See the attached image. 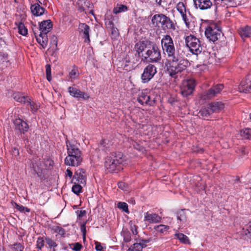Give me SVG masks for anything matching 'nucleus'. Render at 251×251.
<instances>
[{
  "instance_id": "1",
  "label": "nucleus",
  "mask_w": 251,
  "mask_h": 251,
  "mask_svg": "<svg viewBox=\"0 0 251 251\" xmlns=\"http://www.w3.org/2000/svg\"><path fill=\"white\" fill-rule=\"evenodd\" d=\"M189 64L188 60L179 54L178 52L167 57L165 63L167 70L172 76L185 70Z\"/></svg>"
},
{
  "instance_id": "2",
  "label": "nucleus",
  "mask_w": 251,
  "mask_h": 251,
  "mask_svg": "<svg viewBox=\"0 0 251 251\" xmlns=\"http://www.w3.org/2000/svg\"><path fill=\"white\" fill-rule=\"evenodd\" d=\"M66 145L68 155L65 159V164L70 166H78L82 161V157L77 144L67 141Z\"/></svg>"
},
{
  "instance_id": "3",
  "label": "nucleus",
  "mask_w": 251,
  "mask_h": 251,
  "mask_svg": "<svg viewBox=\"0 0 251 251\" xmlns=\"http://www.w3.org/2000/svg\"><path fill=\"white\" fill-rule=\"evenodd\" d=\"M124 160L121 154H112L106 158L105 167L110 172L117 173L123 169Z\"/></svg>"
},
{
  "instance_id": "4",
  "label": "nucleus",
  "mask_w": 251,
  "mask_h": 251,
  "mask_svg": "<svg viewBox=\"0 0 251 251\" xmlns=\"http://www.w3.org/2000/svg\"><path fill=\"white\" fill-rule=\"evenodd\" d=\"M186 46L190 51L195 54L200 53L202 50V47L200 40L195 36L190 35L185 38Z\"/></svg>"
},
{
  "instance_id": "5",
  "label": "nucleus",
  "mask_w": 251,
  "mask_h": 251,
  "mask_svg": "<svg viewBox=\"0 0 251 251\" xmlns=\"http://www.w3.org/2000/svg\"><path fill=\"white\" fill-rule=\"evenodd\" d=\"M163 50L166 52L167 57L177 53L176 51L174 42L170 36L166 35L161 40Z\"/></svg>"
},
{
  "instance_id": "6",
  "label": "nucleus",
  "mask_w": 251,
  "mask_h": 251,
  "mask_svg": "<svg viewBox=\"0 0 251 251\" xmlns=\"http://www.w3.org/2000/svg\"><path fill=\"white\" fill-rule=\"evenodd\" d=\"M114 21V17L112 14L107 13L105 15V24L106 27L110 30L111 38L116 39L119 36V32L118 29L113 24Z\"/></svg>"
},
{
  "instance_id": "7",
  "label": "nucleus",
  "mask_w": 251,
  "mask_h": 251,
  "mask_svg": "<svg viewBox=\"0 0 251 251\" xmlns=\"http://www.w3.org/2000/svg\"><path fill=\"white\" fill-rule=\"evenodd\" d=\"M153 92L145 89L142 90L139 94L138 101L141 104H144L152 105L155 102V99L152 97Z\"/></svg>"
},
{
  "instance_id": "8",
  "label": "nucleus",
  "mask_w": 251,
  "mask_h": 251,
  "mask_svg": "<svg viewBox=\"0 0 251 251\" xmlns=\"http://www.w3.org/2000/svg\"><path fill=\"white\" fill-rule=\"evenodd\" d=\"M221 31L220 27L215 25L211 24L205 29V35L210 41L215 42L220 37Z\"/></svg>"
},
{
  "instance_id": "9",
  "label": "nucleus",
  "mask_w": 251,
  "mask_h": 251,
  "mask_svg": "<svg viewBox=\"0 0 251 251\" xmlns=\"http://www.w3.org/2000/svg\"><path fill=\"white\" fill-rule=\"evenodd\" d=\"M195 81L194 79H185L182 82L180 90L183 97H187L191 95L195 87Z\"/></svg>"
},
{
  "instance_id": "10",
  "label": "nucleus",
  "mask_w": 251,
  "mask_h": 251,
  "mask_svg": "<svg viewBox=\"0 0 251 251\" xmlns=\"http://www.w3.org/2000/svg\"><path fill=\"white\" fill-rule=\"evenodd\" d=\"M145 57L152 62H156L160 60L161 54L158 48L155 45H153L147 50Z\"/></svg>"
},
{
  "instance_id": "11",
  "label": "nucleus",
  "mask_w": 251,
  "mask_h": 251,
  "mask_svg": "<svg viewBox=\"0 0 251 251\" xmlns=\"http://www.w3.org/2000/svg\"><path fill=\"white\" fill-rule=\"evenodd\" d=\"M157 72L155 66L149 64L144 70L141 75V79L143 83H147L150 81Z\"/></svg>"
},
{
  "instance_id": "12",
  "label": "nucleus",
  "mask_w": 251,
  "mask_h": 251,
  "mask_svg": "<svg viewBox=\"0 0 251 251\" xmlns=\"http://www.w3.org/2000/svg\"><path fill=\"white\" fill-rule=\"evenodd\" d=\"M224 88L223 84L216 85L208 91L204 92L201 96V98L203 100H209L217 94L220 93Z\"/></svg>"
},
{
  "instance_id": "13",
  "label": "nucleus",
  "mask_w": 251,
  "mask_h": 251,
  "mask_svg": "<svg viewBox=\"0 0 251 251\" xmlns=\"http://www.w3.org/2000/svg\"><path fill=\"white\" fill-rule=\"evenodd\" d=\"M72 183H79L83 186L86 184V174L85 171L82 169L78 170L73 176Z\"/></svg>"
},
{
  "instance_id": "14",
  "label": "nucleus",
  "mask_w": 251,
  "mask_h": 251,
  "mask_svg": "<svg viewBox=\"0 0 251 251\" xmlns=\"http://www.w3.org/2000/svg\"><path fill=\"white\" fill-rule=\"evenodd\" d=\"M68 89L70 95L76 99H82L86 100L89 99L90 98V96L87 93L81 91L76 88L69 87Z\"/></svg>"
},
{
  "instance_id": "15",
  "label": "nucleus",
  "mask_w": 251,
  "mask_h": 251,
  "mask_svg": "<svg viewBox=\"0 0 251 251\" xmlns=\"http://www.w3.org/2000/svg\"><path fill=\"white\" fill-rule=\"evenodd\" d=\"M239 90L242 93H251V74L248 75L246 79L241 82Z\"/></svg>"
},
{
  "instance_id": "16",
  "label": "nucleus",
  "mask_w": 251,
  "mask_h": 251,
  "mask_svg": "<svg viewBox=\"0 0 251 251\" xmlns=\"http://www.w3.org/2000/svg\"><path fill=\"white\" fill-rule=\"evenodd\" d=\"M177 11L180 13L183 21L185 23L187 26H188V19L187 17V13H189L186 9L185 4L183 2H179L176 6Z\"/></svg>"
},
{
  "instance_id": "17",
  "label": "nucleus",
  "mask_w": 251,
  "mask_h": 251,
  "mask_svg": "<svg viewBox=\"0 0 251 251\" xmlns=\"http://www.w3.org/2000/svg\"><path fill=\"white\" fill-rule=\"evenodd\" d=\"M80 34L84 39L86 43H89L90 41L89 38V26L85 24H80L78 27Z\"/></svg>"
},
{
  "instance_id": "18",
  "label": "nucleus",
  "mask_w": 251,
  "mask_h": 251,
  "mask_svg": "<svg viewBox=\"0 0 251 251\" xmlns=\"http://www.w3.org/2000/svg\"><path fill=\"white\" fill-rule=\"evenodd\" d=\"M161 218L155 213L149 212L144 213V221L149 224L156 223L160 222Z\"/></svg>"
},
{
  "instance_id": "19",
  "label": "nucleus",
  "mask_w": 251,
  "mask_h": 251,
  "mask_svg": "<svg viewBox=\"0 0 251 251\" xmlns=\"http://www.w3.org/2000/svg\"><path fill=\"white\" fill-rule=\"evenodd\" d=\"M167 17L162 14H155L152 17L151 22L153 25L156 26H163Z\"/></svg>"
},
{
  "instance_id": "20",
  "label": "nucleus",
  "mask_w": 251,
  "mask_h": 251,
  "mask_svg": "<svg viewBox=\"0 0 251 251\" xmlns=\"http://www.w3.org/2000/svg\"><path fill=\"white\" fill-rule=\"evenodd\" d=\"M52 27V24L50 20L42 21L39 25L40 33L46 34L50 30Z\"/></svg>"
},
{
  "instance_id": "21",
  "label": "nucleus",
  "mask_w": 251,
  "mask_h": 251,
  "mask_svg": "<svg viewBox=\"0 0 251 251\" xmlns=\"http://www.w3.org/2000/svg\"><path fill=\"white\" fill-rule=\"evenodd\" d=\"M197 8L201 10H205L209 8L212 5L211 0H193Z\"/></svg>"
},
{
  "instance_id": "22",
  "label": "nucleus",
  "mask_w": 251,
  "mask_h": 251,
  "mask_svg": "<svg viewBox=\"0 0 251 251\" xmlns=\"http://www.w3.org/2000/svg\"><path fill=\"white\" fill-rule=\"evenodd\" d=\"M14 123L16 128L22 132L24 133L27 131L28 129V126L26 123L20 118L16 119Z\"/></svg>"
},
{
  "instance_id": "23",
  "label": "nucleus",
  "mask_w": 251,
  "mask_h": 251,
  "mask_svg": "<svg viewBox=\"0 0 251 251\" xmlns=\"http://www.w3.org/2000/svg\"><path fill=\"white\" fill-rule=\"evenodd\" d=\"M224 103L221 101L211 102L208 104V108L210 109L212 113L219 112L224 109Z\"/></svg>"
},
{
  "instance_id": "24",
  "label": "nucleus",
  "mask_w": 251,
  "mask_h": 251,
  "mask_svg": "<svg viewBox=\"0 0 251 251\" xmlns=\"http://www.w3.org/2000/svg\"><path fill=\"white\" fill-rule=\"evenodd\" d=\"M150 240H143L141 242L136 243L131 246L126 251H142L143 248L146 247V243H149Z\"/></svg>"
},
{
  "instance_id": "25",
  "label": "nucleus",
  "mask_w": 251,
  "mask_h": 251,
  "mask_svg": "<svg viewBox=\"0 0 251 251\" xmlns=\"http://www.w3.org/2000/svg\"><path fill=\"white\" fill-rule=\"evenodd\" d=\"M30 9L33 15L35 16H41L45 12V9L38 3L31 5Z\"/></svg>"
},
{
  "instance_id": "26",
  "label": "nucleus",
  "mask_w": 251,
  "mask_h": 251,
  "mask_svg": "<svg viewBox=\"0 0 251 251\" xmlns=\"http://www.w3.org/2000/svg\"><path fill=\"white\" fill-rule=\"evenodd\" d=\"M233 0H214V6L216 11H219L221 8L226 7L229 5Z\"/></svg>"
},
{
  "instance_id": "27",
  "label": "nucleus",
  "mask_w": 251,
  "mask_h": 251,
  "mask_svg": "<svg viewBox=\"0 0 251 251\" xmlns=\"http://www.w3.org/2000/svg\"><path fill=\"white\" fill-rule=\"evenodd\" d=\"M13 97L15 100L21 103H26V102H28V100H30L28 97H25L19 92L14 93Z\"/></svg>"
},
{
  "instance_id": "28",
  "label": "nucleus",
  "mask_w": 251,
  "mask_h": 251,
  "mask_svg": "<svg viewBox=\"0 0 251 251\" xmlns=\"http://www.w3.org/2000/svg\"><path fill=\"white\" fill-rule=\"evenodd\" d=\"M239 32L242 38L250 37L251 36V27L249 26L241 27Z\"/></svg>"
},
{
  "instance_id": "29",
  "label": "nucleus",
  "mask_w": 251,
  "mask_h": 251,
  "mask_svg": "<svg viewBox=\"0 0 251 251\" xmlns=\"http://www.w3.org/2000/svg\"><path fill=\"white\" fill-rule=\"evenodd\" d=\"M36 40L43 48H45L47 47L48 41L47 35L40 33L39 35L36 37Z\"/></svg>"
},
{
  "instance_id": "30",
  "label": "nucleus",
  "mask_w": 251,
  "mask_h": 251,
  "mask_svg": "<svg viewBox=\"0 0 251 251\" xmlns=\"http://www.w3.org/2000/svg\"><path fill=\"white\" fill-rule=\"evenodd\" d=\"M175 236L181 243L185 244H190L189 238L185 234L176 231Z\"/></svg>"
},
{
  "instance_id": "31",
  "label": "nucleus",
  "mask_w": 251,
  "mask_h": 251,
  "mask_svg": "<svg viewBox=\"0 0 251 251\" xmlns=\"http://www.w3.org/2000/svg\"><path fill=\"white\" fill-rule=\"evenodd\" d=\"M211 113H212L211 112L210 109L208 108L207 107L202 108L199 113V116L205 119H207Z\"/></svg>"
},
{
  "instance_id": "32",
  "label": "nucleus",
  "mask_w": 251,
  "mask_h": 251,
  "mask_svg": "<svg viewBox=\"0 0 251 251\" xmlns=\"http://www.w3.org/2000/svg\"><path fill=\"white\" fill-rule=\"evenodd\" d=\"M127 10V7L126 6L117 4L113 8V12L114 14H117L118 13L126 12Z\"/></svg>"
},
{
  "instance_id": "33",
  "label": "nucleus",
  "mask_w": 251,
  "mask_h": 251,
  "mask_svg": "<svg viewBox=\"0 0 251 251\" xmlns=\"http://www.w3.org/2000/svg\"><path fill=\"white\" fill-rule=\"evenodd\" d=\"M147 48L146 44L145 42H139L136 44L135 50L138 52L139 55L142 53Z\"/></svg>"
},
{
  "instance_id": "34",
  "label": "nucleus",
  "mask_w": 251,
  "mask_h": 251,
  "mask_svg": "<svg viewBox=\"0 0 251 251\" xmlns=\"http://www.w3.org/2000/svg\"><path fill=\"white\" fill-rule=\"evenodd\" d=\"M163 26H164L166 28L168 29L173 30H175L176 29L175 24L172 22L168 17H167V19L166 20L165 23H164Z\"/></svg>"
},
{
  "instance_id": "35",
  "label": "nucleus",
  "mask_w": 251,
  "mask_h": 251,
  "mask_svg": "<svg viewBox=\"0 0 251 251\" xmlns=\"http://www.w3.org/2000/svg\"><path fill=\"white\" fill-rule=\"evenodd\" d=\"M154 229L159 233L164 234L169 229V226L165 225H159L154 226Z\"/></svg>"
},
{
  "instance_id": "36",
  "label": "nucleus",
  "mask_w": 251,
  "mask_h": 251,
  "mask_svg": "<svg viewBox=\"0 0 251 251\" xmlns=\"http://www.w3.org/2000/svg\"><path fill=\"white\" fill-rule=\"evenodd\" d=\"M241 136L245 139H251V129L245 128L240 131Z\"/></svg>"
},
{
  "instance_id": "37",
  "label": "nucleus",
  "mask_w": 251,
  "mask_h": 251,
  "mask_svg": "<svg viewBox=\"0 0 251 251\" xmlns=\"http://www.w3.org/2000/svg\"><path fill=\"white\" fill-rule=\"evenodd\" d=\"M9 247L12 251H23L24 248V246L21 243H15Z\"/></svg>"
},
{
  "instance_id": "38",
  "label": "nucleus",
  "mask_w": 251,
  "mask_h": 251,
  "mask_svg": "<svg viewBox=\"0 0 251 251\" xmlns=\"http://www.w3.org/2000/svg\"><path fill=\"white\" fill-rule=\"evenodd\" d=\"M18 32L20 34L25 36L27 34V30L24 24L22 23H19L18 25Z\"/></svg>"
},
{
  "instance_id": "39",
  "label": "nucleus",
  "mask_w": 251,
  "mask_h": 251,
  "mask_svg": "<svg viewBox=\"0 0 251 251\" xmlns=\"http://www.w3.org/2000/svg\"><path fill=\"white\" fill-rule=\"evenodd\" d=\"M74 185L72 187V190L73 193L76 195H78L80 192H81V190L82 188V185L80 184L79 183H73Z\"/></svg>"
},
{
  "instance_id": "40",
  "label": "nucleus",
  "mask_w": 251,
  "mask_h": 251,
  "mask_svg": "<svg viewBox=\"0 0 251 251\" xmlns=\"http://www.w3.org/2000/svg\"><path fill=\"white\" fill-rule=\"evenodd\" d=\"M177 219L182 223H185L186 221V215L184 210H181L177 213Z\"/></svg>"
},
{
  "instance_id": "41",
  "label": "nucleus",
  "mask_w": 251,
  "mask_h": 251,
  "mask_svg": "<svg viewBox=\"0 0 251 251\" xmlns=\"http://www.w3.org/2000/svg\"><path fill=\"white\" fill-rule=\"evenodd\" d=\"M26 103H27L30 106L31 111L33 113L37 111L40 106L39 103L35 102L33 101H30V100H28V102H26Z\"/></svg>"
},
{
  "instance_id": "42",
  "label": "nucleus",
  "mask_w": 251,
  "mask_h": 251,
  "mask_svg": "<svg viewBox=\"0 0 251 251\" xmlns=\"http://www.w3.org/2000/svg\"><path fill=\"white\" fill-rule=\"evenodd\" d=\"M117 207L126 213H129L128 205L127 203L125 202H119L117 204Z\"/></svg>"
},
{
  "instance_id": "43",
  "label": "nucleus",
  "mask_w": 251,
  "mask_h": 251,
  "mask_svg": "<svg viewBox=\"0 0 251 251\" xmlns=\"http://www.w3.org/2000/svg\"><path fill=\"white\" fill-rule=\"evenodd\" d=\"M79 73L77 69H72L69 74V77L71 79H75L78 77Z\"/></svg>"
},
{
  "instance_id": "44",
  "label": "nucleus",
  "mask_w": 251,
  "mask_h": 251,
  "mask_svg": "<svg viewBox=\"0 0 251 251\" xmlns=\"http://www.w3.org/2000/svg\"><path fill=\"white\" fill-rule=\"evenodd\" d=\"M46 75L47 79L49 81H50L51 80V68L50 65H47L46 66Z\"/></svg>"
},
{
  "instance_id": "45",
  "label": "nucleus",
  "mask_w": 251,
  "mask_h": 251,
  "mask_svg": "<svg viewBox=\"0 0 251 251\" xmlns=\"http://www.w3.org/2000/svg\"><path fill=\"white\" fill-rule=\"evenodd\" d=\"M15 207L17 209H18L20 212H29L30 211L29 209L27 207H24L23 205H20L17 204H16Z\"/></svg>"
},
{
  "instance_id": "46",
  "label": "nucleus",
  "mask_w": 251,
  "mask_h": 251,
  "mask_svg": "<svg viewBox=\"0 0 251 251\" xmlns=\"http://www.w3.org/2000/svg\"><path fill=\"white\" fill-rule=\"evenodd\" d=\"M243 234L246 235L248 237H251V224H249L247 228L245 229H243Z\"/></svg>"
},
{
  "instance_id": "47",
  "label": "nucleus",
  "mask_w": 251,
  "mask_h": 251,
  "mask_svg": "<svg viewBox=\"0 0 251 251\" xmlns=\"http://www.w3.org/2000/svg\"><path fill=\"white\" fill-rule=\"evenodd\" d=\"M46 242H47V244L50 248H55L57 246V244L54 241H53L52 239H50V238L46 239Z\"/></svg>"
},
{
  "instance_id": "48",
  "label": "nucleus",
  "mask_w": 251,
  "mask_h": 251,
  "mask_svg": "<svg viewBox=\"0 0 251 251\" xmlns=\"http://www.w3.org/2000/svg\"><path fill=\"white\" fill-rule=\"evenodd\" d=\"M44 245V241L42 238H38L36 242V246L37 248L41 250Z\"/></svg>"
},
{
  "instance_id": "49",
  "label": "nucleus",
  "mask_w": 251,
  "mask_h": 251,
  "mask_svg": "<svg viewBox=\"0 0 251 251\" xmlns=\"http://www.w3.org/2000/svg\"><path fill=\"white\" fill-rule=\"evenodd\" d=\"M81 248L82 245L79 243H76L74 245L72 249L75 251H79Z\"/></svg>"
},
{
  "instance_id": "50",
  "label": "nucleus",
  "mask_w": 251,
  "mask_h": 251,
  "mask_svg": "<svg viewBox=\"0 0 251 251\" xmlns=\"http://www.w3.org/2000/svg\"><path fill=\"white\" fill-rule=\"evenodd\" d=\"M118 186L119 188H120L124 191L126 190V188H127V185L125 183L123 182H120L118 183Z\"/></svg>"
},
{
  "instance_id": "51",
  "label": "nucleus",
  "mask_w": 251,
  "mask_h": 251,
  "mask_svg": "<svg viewBox=\"0 0 251 251\" xmlns=\"http://www.w3.org/2000/svg\"><path fill=\"white\" fill-rule=\"evenodd\" d=\"M95 245V249L97 251H103V248L100 242H96Z\"/></svg>"
},
{
  "instance_id": "52",
  "label": "nucleus",
  "mask_w": 251,
  "mask_h": 251,
  "mask_svg": "<svg viewBox=\"0 0 251 251\" xmlns=\"http://www.w3.org/2000/svg\"><path fill=\"white\" fill-rule=\"evenodd\" d=\"M80 229H81V232L83 233V239L84 240L85 239V234L86 232V226H85V224H83L81 225Z\"/></svg>"
},
{
  "instance_id": "53",
  "label": "nucleus",
  "mask_w": 251,
  "mask_h": 251,
  "mask_svg": "<svg viewBox=\"0 0 251 251\" xmlns=\"http://www.w3.org/2000/svg\"><path fill=\"white\" fill-rule=\"evenodd\" d=\"M130 229L134 235L137 234V226L135 225L131 224Z\"/></svg>"
},
{
  "instance_id": "54",
  "label": "nucleus",
  "mask_w": 251,
  "mask_h": 251,
  "mask_svg": "<svg viewBox=\"0 0 251 251\" xmlns=\"http://www.w3.org/2000/svg\"><path fill=\"white\" fill-rule=\"evenodd\" d=\"M55 231L60 235H63L65 233L64 230L61 227L57 226L55 228Z\"/></svg>"
},
{
  "instance_id": "55",
  "label": "nucleus",
  "mask_w": 251,
  "mask_h": 251,
  "mask_svg": "<svg viewBox=\"0 0 251 251\" xmlns=\"http://www.w3.org/2000/svg\"><path fill=\"white\" fill-rule=\"evenodd\" d=\"M86 214L85 210H81L77 212V215L79 217H82Z\"/></svg>"
},
{
  "instance_id": "56",
  "label": "nucleus",
  "mask_w": 251,
  "mask_h": 251,
  "mask_svg": "<svg viewBox=\"0 0 251 251\" xmlns=\"http://www.w3.org/2000/svg\"><path fill=\"white\" fill-rule=\"evenodd\" d=\"M66 176H69L70 178H71L73 176L72 172L69 169H67L66 172Z\"/></svg>"
},
{
  "instance_id": "57",
  "label": "nucleus",
  "mask_w": 251,
  "mask_h": 251,
  "mask_svg": "<svg viewBox=\"0 0 251 251\" xmlns=\"http://www.w3.org/2000/svg\"><path fill=\"white\" fill-rule=\"evenodd\" d=\"M33 168L35 173H37L38 175L40 171V168H38V167L37 168H36V166H35L34 165H33Z\"/></svg>"
},
{
  "instance_id": "58",
  "label": "nucleus",
  "mask_w": 251,
  "mask_h": 251,
  "mask_svg": "<svg viewBox=\"0 0 251 251\" xmlns=\"http://www.w3.org/2000/svg\"><path fill=\"white\" fill-rule=\"evenodd\" d=\"M124 241L126 242H128L130 241V237H128V236L127 237L125 236L124 237Z\"/></svg>"
},
{
  "instance_id": "59",
  "label": "nucleus",
  "mask_w": 251,
  "mask_h": 251,
  "mask_svg": "<svg viewBox=\"0 0 251 251\" xmlns=\"http://www.w3.org/2000/svg\"><path fill=\"white\" fill-rule=\"evenodd\" d=\"M106 141L107 140H103L101 142V145H102L103 147H105V145L104 144L106 143Z\"/></svg>"
},
{
  "instance_id": "60",
  "label": "nucleus",
  "mask_w": 251,
  "mask_h": 251,
  "mask_svg": "<svg viewBox=\"0 0 251 251\" xmlns=\"http://www.w3.org/2000/svg\"><path fill=\"white\" fill-rule=\"evenodd\" d=\"M161 1L162 0H156V2L159 4V5H160L161 4Z\"/></svg>"
},
{
  "instance_id": "61",
  "label": "nucleus",
  "mask_w": 251,
  "mask_h": 251,
  "mask_svg": "<svg viewBox=\"0 0 251 251\" xmlns=\"http://www.w3.org/2000/svg\"><path fill=\"white\" fill-rule=\"evenodd\" d=\"M79 10L82 12L84 11V9L82 8H80Z\"/></svg>"
},
{
  "instance_id": "62",
  "label": "nucleus",
  "mask_w": 251,
  "mask_h": 251,
  "mask_svg": "<svg viewBox=\"0 0 251 251\" xmlns=\"http://www.w3.org/2000/svg\"><path fill=\"white\" fill-rule=\"evenodd\" d=\"M14 0L15 2H16V3L17 2V0Z\"/></svg>"
},
{
  "instance_id": "63",
  "label": "nucleus",
  "mask_w": 251,
  "mask_h": 251,
  "mask_svg": "<svg viewBox=\"0 0 251 251\" xmlns=\"http://www.w3.org/2000/svg\"><path fill=\"white\" fill-rule=\"evenodd\" d=\"M250 119H251V113L250 115Z\"/></svg>"
},
{
  "instance_id": "64",
  "label": "nucleus",
  "mask_w": 251,
  "mask_h": 251,
  "mask_svg": "<svg viewBox=\"0 0 251 251\" xmlns=\"http://www.w3.org/2000/svg\"><path fill=\"white\" fill-rule=\"evenodd\" d=\"M14 151H16V152H18V151H17V150H16V149H15V150H14Z\"/></svg>"
}]
</instances>
